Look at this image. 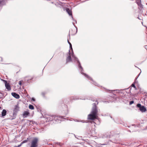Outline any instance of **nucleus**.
<instances>
[{"instance_id":"nucleus-35","label":"nucleus","mask_w":147,"mask_h":147,"mask_svg":"<svg viewBox=\"0 0 147 147\" xmlns=\"http://www.w3.org/2000/svg\"><path fill=\"white\" fill-rule=\"evenodd\" d=\"M146 129H147V127H146Z\"/></svg>"},{"instance_id":"nucleus-12","label":"nucleus","mask_w":147,"mask_h":147,"mask_svg":"<svg viewBox=\"0 0 147 147\" xmlns=\"http://www.w3.org/2000/svg\"><path fill=\"white\" fill-rule=\"evenodd\" d=\"M30 113L28 111H24L23 114V116L24 118H25L29 115Z\"/></svg>"},{"instance_id":"nucleus-16","label":"nucleus","mask_w":147,"mask_h":147,"mask_svg":"<svg viewBox=\"0 0 147 147\" xmlns=\"http://www.w3.org/2000/svg\"><path fill=\"white\" fill-rule=\"evenodd\" d=\"M29 108L30 109H31L32 110H33L34 109V106L31 105H29Z\"/></svg>"},{"instance_id":"nucleus-23","label":"nucleus","mask_w":147,"mask_h":147,"mask_svg":"<svg viewBox=\"0 0 147 147\" xmlns=\"http://www.w3.org/2000/svg\"><path fill=\"white\" fill-rule=\"evenodd\" d=\"M31 100L34 101H35V99L34 98H32V99H31Z\"/></svg>"},{"instance_id":"nucleus-6","label":"nucleus","mask_w":147,"mask_h":147,"mask_svg":"<svg viewBox=\"0 0 147 147\" xmlns=\"http://www.w3.org/2000/svg\"><path fill=\"white\" fill-rule=\"evenodd\" d=\"M55 116L54 115H46L45 117H44L47 119V121H53Z\"/></svg>"},{"instance_id":"nucleus-13","label":"nucleus","mask_w":147,"mask_h":147,"mask_svg":"<svg viewBox=\"0 0 147 147\" xmlns=\"http://www.w3.org/2000/svg\"><path fill=\"white\" fill-rule=\"evenodd\" d=\"M7 111L5 109H3L1 112V115L2 117H4L6 115Z\"/></svg>"},{"instance_id":"nucleus-34","label":"nucleus","mask_w":147,"mask_h":147,"mask_svg":"<svg viewBox=\"0 0 147 147\" xmlns=\"http://www.w3.org/2000/svg\"><path fill=\"white\" fill-rule=\"evenodd\" d=\"M1 107H0V109H1Z\"/></svg>"},{"instance_id":"nucleus-4","label":"nucleus","mask_w":147,"mask_h":147,"mask_svg":"<svg viewBox=\"0 0 147 147\" xmlns=\"http://www.w3.org/2000/svg\"><path fill=\"white\" fill-rule=\"evenodd\" d=\"M63 117L55 116L53 122L55 123H60L61 121H63Z\"/></svg>"},{"instance_id":"nucleus-17","label":"nucleus","mask_w":147,"mask_h":147,"mask_svg":"<svg viewBox=\"0 0 147 147\" xmlns=\"http://www.w3.org/2000/svg\"><path fill=\"white\" fill-rule=\"evenodd\" d=\"M72 20H73V21L72 22L73 25L74 26H75V24H75V23H76V20L74 19V18H73V19H72Z\"/></svg>"},{"instance_id":"nucleus-14","label":"nucleus","mask_w":147,"mask_h":147,"mask_svg":"<svg viewBox=\"0 0 147 147\" xmlns=\"http://www.w3.org/2000/svg\"><path fill=\"white\" fill-rule=\"evenodd\" d=\"M136 3L140 7H142V5H141V2L140 0H137Z\"/></svg>"},{"instance_id":"nucleus-7","label":"nucleus","mask_w":147,"mask_h":147,"mask_svg":"<svg viewBox=\"0 0 147 147\" xmlns=\"http://www.w3.org/2000/svg\"><path fill=\"white\" fill-rule=\"evenodd\" d=\"M33 79L32 77L28 76L25 77L24 78V80L25 81L27 82H29L30 80H32Z\"/></svg>"},{"instance_id":"nucleus-2","label":"nucleus","mask_w":147,"mask_h":147,"mask_svg":"<svg viewBox=\"0 0 147 147\" xmlns=\"http://www.w3.org/2000/svg\"><path fill=\"white\" fill-rule=\"evenodd\" d=\"M95 102L93 104V107L91 113L88 115V119L89 120H94L97 118V113L98 112L96 105L98 103L96 100H95Z\"/></svg>"},{"instance_id":"nucleus-9","label":"nucleus","mask_w":147,"mask_h":147,"mask_svg":"<svg viewBox=\"0 0 147 147\" xmlns=\"http://www.w3.org/2000/svg\"><path fill=\"white\" fill-rule=\"evenodd\" d=\"M66 11L67 13L69 16H71L72 19H73V18L72 15V12L71 9H70L68 8H66Z\"/></svg>"},{"instance_id":"nucleus-18","label":"nucleus","mask_w":147,"mask_h":147,"mask_svg":"<svg viewBox=\"0 0 147 147\" xmlns=\"http://www.w3.org/2000/svg\"><path fill=\"white\" fill-rule=\"evenodd\" d=\"M46 94V92H43L41 93V95L43 97H45V95Z\"/></svg>"},{"instance_id":"nucleus-30","label":"nucleus","mask_w":147,"mask_h":147,"mask_svg":"<svg viewBox=\"0 0 147 147\" xmlns=\"http://www.w3.org/2000/svg\"><path fill=\"white\" fill-rule=\"evenodd\" d=\"M0 59H1V61H2V58L1 57H0Z\"/></svg>"},{"instance_id":"nucleus-22","label":"nucleus","mask_w":147,"mask_h":147,"mask_svg":"<svg viewBox=\"0 0 147 147\" xmlns=\"http://www.w3.org/2000/svg\"><path fill=\"white\" fill-rule=\"evenodd\" d=\"M130 90L129 93V95L131 96H134L133 94H131V92H130V90Z\"/></svg>"},{"instance_id":"nucleus-15","label":"nucleus","mask_w":147,"mask_h":147,"mask_svg":"<svg viewBox=\"0 0 147 147\" xmlns=\"http://www.w3.org/2000/svg\"><path fill=\"white\" fill-rule=\"evenodd\" d=\"M67 42H68V43H69V47H70V49L72 50V51H73V49H72V45H71V43L69 41V40H67Z\"/></svg>"},{"instance_id":"nucleus-26","label":"nucleus","mask_w":147,"mask_h":147,"mask_svg":"<svg viewBox=\"0 0 147 147\" xmlns=\"http://www.w3.org/2000/svg\"><path fill=\"white\" fill-rule=\"evenodd\" d=\"M123 100H127L126 98H125V97H124L123 98Z\"/></svg>"},{"instance_id":"nucleus-31","label":"nucleus","mask_w":147,"mask_h":147,"mask_svg":"<svg viewBox=\"0 0 147 147\" xmlns=\"http://www.w3.org/2000/svg\"><path fill=\"white\" fill-rule=\"evenodd\" d=\"M74 136H75V137L76 138H77V139H78V138H77V136H76L75 134H74Z\"/></svg>"},{"instance_id":"nucleus-28","label":"nucleus","mask_w":147,"mask_h":147,"mask_svg":"<svg viewBox=\"0 0 147 147\" xmlns=\"http://www.w3.org/2000/svg\"><path fill=\"white\" fill-rule=\"evenodd\" d=\"M22 143H21L20 145H18L17 146V147H20V146H21V145H22Z\"/></svg>"},{"instance_id":"nucleus-19","label":"nucleus","mask_w":147,"mask_h":147,"mask_svg":"<svg viewBox=\"0 0 147 147\" xmlns=\"http://www.w3.org/2000/svg\"><path fill=\"white\" fill-rule=\"evenodd\" d=\"M71 99L74 100H77L78 99V98H77V96H73L71 97Z\"/></svg>"},{"instance_id":"nucleus-21","label":"nucleus","mask_w":147,"mask_h":147,"mask_svg":"<svg viewBox=\"0 0 147 147\" xmlns=\"http://www.w3.org/2000/svg\"><path fill=\"white\" fill-rule=\"evenodd\" d=\"M134 103V101L133 100L129 102V105H131Z\"/></svg>"},{"instance_id":"nucleus-1","label":"nucleus","mask_w":147,"mask_h":147,"mask_svg":"<svg viewBox=\"0 0 147 147\" xmlns=\"http://www.w3.org/2000/svg\"><path fill=\"white\" fill-rule=\"evenodd\" d=\"M70 50L69 51V55L67 57L66 59V62H70L71 61V56L72 57V59L75 62L78 64V67L80 71V72L82 74L84 75L85 77L88 78V80H90L92 81V82L91 83L94 84L95 86H99V85L97 83L94 81L89 76L86 74L84 73L83 72L84 71L83 67H82L81 65V64L78 60L77 58L74 55V53L72 52V53H70Z\"/></svg>"},{"instance_id":"nucleus-27","label":"nucleus","mask_w":147,"mask_h":147,"mask_svg":"<svg viewBox=\"0 0 147 147\" xmlns=\"http://www.w3.org/2000/svg\"><path fill=\"white\" fill-rule=\"evenodd\" d=\"M62 3L60 2L59 3V4L61 5H62Z\"/></svg>"},{"instance_id":"nucleus-29","label":"nucleus","mask_w":147,"mask_h":147,"mask_svg":"<svg viewBox=\"0 0 147 147\" xmlns=\"http://www.w3.org/2000/svg\"><path fill=\"white\" fill-rule=\"evenodd\" d=\"M78 121L80 122V121ZM80 121L82 122V123H84V122H85V121H84V120H82V121Z\"/></svg>"},{"instance_id":"nucleus-10","label":"nucleus","mask_w":147,"mask_h":147,"mask_svg":"<svg viewBox=\"0 0 147 147\" xmlns=\"http://www.w3.org/2000/svg\"><path fill=\"white\" fill-rule=\"evenodd\" d=\"M19 107L18 105H16L13 110V113H17L19 111Z\"/></svg>"},{"instance_id":"nucleus-32","label":"nucleus","mask_w":147,"mask_h":147,"mask_svg":"<svg viewBox=\"0 0 147 147\" xmlns=\"http://www.w3.org/2000/svg\"><path fill=\"white\" fill-rule=\"evenodd\" d=\"M102 145H105V144H102Z\"/></svg>"},{"instance_id":"nucleus-25","label":"nucleus","mask_w":147,"mask_h":147,"mask_svg":"<svg viewBox=\"0 0 147 147\" xmlns=\"http://www.w3.org/2000/svg\"><path fill=\"white\" fill-rule=\"evenodd\" d=\"M19 84L20 85H21V84H22V82H21V81H20L19 82Z\"/></svg>"},{"instance_id":"nucleus-5","label":"nucleus","mask_w":147,"mask_h":147,"mask_svg":"<svg viewBox=\"0 0 147 147\" xmlns=\"http://www.w3.org/2000/svg\"><path fill=\"white\" fill-rule=\"evenodd\" d=\"M137 106L139 108V110L142 112H144L146 110V108L144 106H142L141 104L140 103L138 104L137 105Z\"/></svg>"},{"instance_id":"nucleus-8","label":"nucleus","mask_w":147,"mask_h":147,"mask_svg":"<svg viewBox=\"0 0 147 147\" xmlns=\"http://www.w3.org/2000/svg\"><path fill=\"white\" fill-rule=\"evenodd\" d=\"M3 81L5 83V86L6 88L8 90H10L11 89V88L9 84L7 83L6 80H3Z\"/></svg>"},{"instance_id":"nucleus-20","label":"nucleus","mask_w":147,"mask_h":147,"mask_svg":"<svg viewBox=\"0 0 147 147\" xmlns=\"http://www.w3.org/2000/svg\"><path fill=\"white\" fill-rule=\"evenodd\" d=\"M131 86H132V87H134L135 89H136V87L135 86V84H134V83H133L131 85Z\"/></svg>"},{"instance_id":"nucleus-33","label":"nucleus","mask_w":147,"mask_h":147,"mask_svg":"<svg viewBox=\"0 0 147 147\" xmlns=\"http://www.w3.org/2000/svg\"><path fill=\"white\" fill-rule=\"evenodd\" d=\"M84 99V100H85V99Z\"/></svg>"},{"instance_id":"nucleus-3","label":"nucleus","mask_w":147,"mask_h":147,"mask_svg":"<svg viewBox=\"0 0 147 147\" xmlns=\"http://www.w3.org/2000/svg\"><path fill=\"white\" fill-rule=\"evenodd\" d=\"M38 138H34L31 141L30 147H38Z\"/></svg>"},{"instance_id":"nucleus-24","label":"nucleus","mask_w":147,"mask_h":147,"mask_svg":"<svg viewBox=\"0 0 147 147\" xmlns=\"http://www.w3.org/2000/svg\"><path fill=\"white\" fill-rule=\"evenodd\" d=\"M27 142V140H24L21 143H22V144L23 143H25V142Z\"/></svg>"},{"instance_id":"nucleus-11","label":"nucleus","mask_w":147,"mask_h":147,"mask_svg":"<svg viewBox=\"0 0 147 147\" xmlns=\"http://www.w3.org/2000/svg\"><path fill=\"white\" fill-rule=\"evenodd\" d=\"M11 94L13 97L17 99H18L20 98L19 95L16 93L12 92Z\"/></svg>"}]
</instances>
